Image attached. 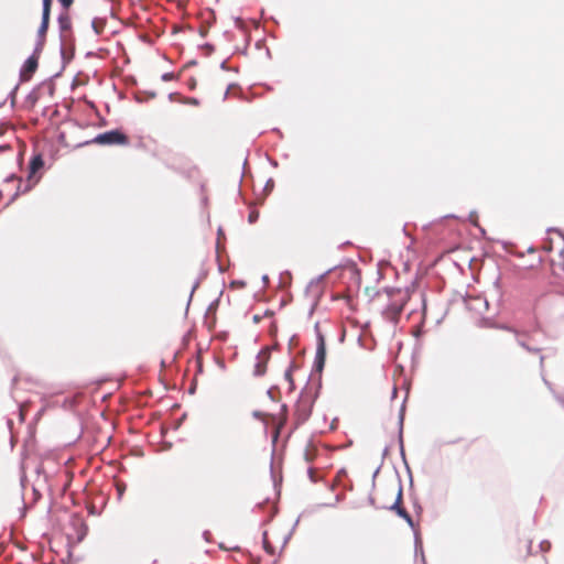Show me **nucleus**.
I'll return each instance as SVG.
<instances>
[{
    "label": "nucleus",
    "mask_w": 564,
    "mask_h": 564,
    "mask_svg": "<svg viewBox=\"0 0 564 564\" xmlns=\"http://www.w3.org/2000/svg\"><path fill=\"white\" fill-rule=\"evenodd\" d=\"M386 294L391 302L387 305L384 315L388 319L397 322L408 301V295L400 289L387 290Z\"/></svg>",
    "instance_id": "f257e3e1"
},
{
    "label": "nucleus",
    "mask_w": 564,
    "mask_h": 564,
    "mask_svg": "<svg viewBox=\"0 0 564 564\" xmlns=\"http://www.w3.org/2000/svg\"><path fill=\"white\" fill-rule=\"evenodd\" d=\"M96 143L100 145H128L129 137L120 130H110L104 133H99L91 141H87L86 144Z\"/></svg>",
    "instance_id": "f03ea898"
},
{
    "label": "nucleus",
    "mask_w": 564,
    "mask_h": 564,
    "mask_svg": "<svg viewBox=\"0 0 564 564\" xmlns=\"http://www.w3.org/2000/svg\"><path fill=\"white\" fill-rule=\"evenodd\" d=\"M314 400L310 392H302L295 403L294 416L297 424L304 423L311 415Z\"/></svg>",
    "instance_id": "7ed1b4c3"
},
{
    "label": "nucleus",
    "mask_w": 564,
    "mask_h": 564,
    "mask_svg": "<svg viewBox=\"0 0 564 564\" xmlns=\"http://www.w3.org/2000/svg\"><path fill=\"white\" fill-rule=\"evenodd\" d=\"M44 165V162H43V159L41 155H35L31 162H30V174H29V177H28V185L23 188V189H20V187L18 188V192L15 193V196L19 195L20 193H26L29 192L35 183H37V178H34L35 177V173L42 169Z\"/></svg>",
    "instance_id": "20e7f679"
},
{
    "label": "nucleus",
    "mask_w": 564,
    "mask_h": 564,
    "mask_svg": "<svg viewBox=\"0 0 564 564\" xmlns=\"http://www.w3.org/2000/svg\"><path fill=\"white\" fill-rule=\"evenodd\" d=\"M270 357L271 352L269 347H264L259 351L253 364L252 372L254 376L261 377L265 375Z\"/></svg>",
    "instance_id": "39448f33"
},
{
    "label": "nucleus",
    "mask_w": 564,
    "mask_h": 564,
    "mask_svg": "<svg viewBox=\"0 0 564 564\" xmlns=\"http://www.w3.org/2000/svg\"><path fill=\"white\" fill-rule=\"evenodd\" d=\"M52 1L53 0H43L42 22L37 30V35H39L41 42L44 41V39L46 36L47 29H48Z\"/></svg>",
    "instance_id": "423d86ee"
},
{
    "label": "nucleus",
    "mask_w": 564,
    "mask_h": 564,
    "mask_svg": "<svg viewBox=\"0 0 564 564\" xmlns=\"http://www.w3.org/2000/svg\"><path fill=\"white\" fill-rule=\"evenodd\" d=\"M326 358V344L322 335L317 338L316 356H315V369L322 371L325 365Z\"/></svg>",
    "instance_id": "0eeeda50"
},
{
    "label": "nucleus",
    "mask_w": 564,
    "mask_h": 564,
    "mask_svg": "<svg viewBox=\"0 0 564 564\" xmlns=\"http://www.w3.org/2000/svg\"><path fill=\"white\" fill-rule=\"evenodd\" d=\"M299 370V366L295 362H291L286 370L284 371L283 379L288 386V393H292L295 391L296 386L294 381V372Z\"/></svg>",
    "instance_id": "6e6552de"
},
{
    "label": "nucleus",
    "mask_w": 564,
    "mask_h": 564,
    "mask_svg": "<svg viewBox=\"0 0 564 564\" xmlns=\"http://www.w3.org/2000/svg\"><path fill=\"white\" fill-rule=\"evenodd\" d=\"M401 503H402V491H401V489H399L398 492H397L395 502L393 503V506L391 508L393 510H395V512L400 517H402L412 527L413 525L412 518L408 513V511L401 506Z\"/></svg>",
    "instance_id": "1a4fd4ad"
},
{
    "label": "nucleus",
    "mask_w": 564,
    "mask_h": 564,
    "mask_svg": "<svg viewBox=\"0 0 564 564\" xmlns=\"http://www.w3.org/2000/svg\"><path fill=\"white\" fill-rule=\"evenodd\" d=\"M37 65V57L35 55L30 56L23 65L22 77H30L36 70Z\"/></svg>",
    "instance_id": "9d476101"
},
{
    "label": "nucleus",
    "mask_w": 564,
    "mask_h": 564,
    "mask_svg": "<svg viewBox=\"0 0 564 564\" xmlns=\"http://www.w3.org/2000/svg\"><path fill=\"white\" fill-rule=\"evenodd\" d=\"M553 279L551 280V284L558 285L562 282V272H564V268L562 265L556 267L554 262L551 263Z\"/></svg>",
    "instance_id": "9b49d317"
},
{
    "label": "nucleus",
    "mask_w": 564,
    "mask_h": 564,
    "mask_svg": "<svg viewBox=\"0 0 564 564\" xmlns=\"http://www.w3.org/2000/svg\"><path fill=\"white\" fill-rule=\"evenodd\" d=\"M262 543H263V547H264V550L267 551L268 554H270V555H274L275 554L276 547L271 543V540H270V536H269V531H264L263 532Z\"/></svg>",
    "instance_id": "f8f14e48"
},
{
    "label": "nucleus",
    "mask_w": 564,
    "mask_h": 564,
    "mask_svg": "<svg viewBox=\"0 0 564 564\" xmlns=\"http://www.w3.org/2000/svg\"><path fill=\"white\" fill-rule=\"evenodd\" d=\"M59 24L62 29H66L68 26V17L67 15H61L59 17Z\"/></svg>",
    "instance_id": "ddd939ff"
},
{
    "label": "nucleus",
    "mask_w": 564,
    "mask_h": 564,
    "mask_svg": "<svg viewBox=\"0 0 564 564\" xmlns=\"http://www.w3.org/2000/svg\"><path fill=\"white\" fill-rule=\"evenodd\" d=\"M62 7L66 10H68L72 4L74 3V0H58Z\"/></svg>",
    "instance_id": "4468645a"
},
{
    "label": "nucleus",
    "mask_w": 564,
    "mask_h": 564,
    "mask_svg": "<svg viewBox=\"0 0 564 564\" xmlns=\"http://www.w3.org/2000/svg\"><path fill=\"white\" fill-rule=\"evenodd\" d=\"M258 216H259V215H258V213H257V212H252V213H250V215H249V221H250V223H254V221L258 219Z\"/></svg>",
    "instance_id": "2eb2a0df"
},
{
    "label": "nucleus",
    "mask_w": 564,
    "mask_h": 564,
    "mask_svg": "<svg viewBox=\"0 0 564 564\" xmlns=\"http://www.w3.org/2000/svg\"><path fill=\"white\" fill-rule=\"evenodd\" d=\"M543 249H544V250H546V251H552V250H553L552 243H551V242L545 243V245L543 246Z\"/></svg>",
    "instance_id": "dca6fc26"
},
{
    "label": "nucleus",
    "mask_w": 564,
    "mask_h": 564,
    "mask_svg": "<svg viewBox=\"0 0 564 564\" xmlns=\"http://www.w3.org/2000/svg\"><path fill=\"white\" fill-rule=\"evenodd\" d=\"M189 104H192V105H197V104H198V101H197L195 98H193V99H191V100H189Z\"/></svg>",
    "instance_id": "f3484780"
},
{
    "label": "nucleus",
    "mask_w": 564,
    "mask_h": 564,
    "mask_svg": "<svg viewBox=\"0 0 564 564\" xmlns=\"http://www.w3.org/2000/svg\"><path fill=\"white\" fill-rule=\"evenodd\" d=\"M94 28H95V30H96V33H98V34H99V33L101 32V30L97 29V24H96V22H94Z\"/></svg>",
    "instance_id": "a211bd4d"
},
{
    "label": "nucleus",
    "mask_w": 564,
    "mask_h": 564,
    "mask_svg": "<svg viewBox=\"0 0 564 564\" xmlns=\"http://www.w3.org/2000/svg\"><path fill=\"white\" fill-rule=\"evenodd\" d=\"M118 490H119L120 494H122L123 488L118 486Z\"/></svg>",
    "instance_id": "6ab92c4d"
}]
</instances>
